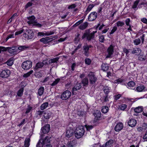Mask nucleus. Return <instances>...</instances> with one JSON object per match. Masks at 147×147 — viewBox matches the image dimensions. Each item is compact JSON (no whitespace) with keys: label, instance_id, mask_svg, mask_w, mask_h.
I'll return each instance as SVG.
<instances>
[{"label":"nucleus","instance_id":"obj_1","mask_svg":"<svg viewBox=\"0 0 147 147\" xmlns=\"http://www.w3.org/2000/svg\"><path fill=\"white\" fill-rule=\"evenodd\" d=\"M85 132L84 127L82 126L77 127L74 131L75 137L78 139L81 138Z\"/></svg>","mask_w":147,"mask_h":147},{"label":"nucleus","instance_id":"obj_2","mask_svg":"<svg viewBox=\"0 0 147 147\" xmlns=\"http://www.w3.org/2000/svg\"><path fill=\"white\" fill-rule=\"evenodd\" d=\"M96 32V31H94L91 33L89 32H85L83 34V35L82 36V39L83 40L86 38L87 40L91 41L92 40L94 39V34Z\"/></svg>","mask_w":147,"mask_h":147},{"label":"nucleus","instance_id":"obj_3","mask_svg":"<svg viewBox=\"0 0 147 147\" xmlns=\"http://www.w3.org/2000/svg\"><path fill=\"white\" fill-rule=\"evenodd\" d=\"M24 34L25 35V37L28 39L34 38L35 37L34 32L32 29L26 28L24 31Z\"/></svg>","mask_w":147,"mask_h":147},{"label":"nucleus","instance_id":"obj_4","mask_svg":"<svg viewBox=\"0 0 147 147\" xmlns=\"http://www.w3.org/2000/svg\"><path fill=\"white\" fill-rule=\"evenodd\" d=\"M88 76L90 84L92 85L94 84L97 81V78L94 73L92 72H90Z\"/></svg>","mask_w":147,"mask_h":147},{"label":"nucleus","instance_id":"obj_5","mask_svg":"<svg viewBox=\"0 0 147 147\" xmlns=\"http://www.w3.org/2000/svg\"><path fill=\"white\" fill-rule=\"evenodd\" d=\"M32 66V62L30 60H27L24 61L22 63V67L24 70H28Z\"/></svg>","mask_w":147,"mask_h":147},{"label":"nucleus","instance_id":"obj_6","mask_svg":"<svg viewBox=\"0 0 147 147\" xmlns=\"http://www.w3.org/2000/svg\"><path fill=\"white\" fill-rule=\"evenodd\" d=\"M6 48H7V50L9 53L11 54L12 55H16L18 53V47H7Z\"/></svg>","mask_w":147,"mask_h":147},{"label":"nucleus","instance_id":"obj_7","mask_svg":"<svg viewBox=\"0 0 147 147\" xmlns=\"http://www.w3.org/2000/svg\"><path fill=\"white\" fill-rule=\"evenodd\" d=\"M10 71L9 70L6 69L2 71L0 76V77L3 78H7L10 76Z\"/></svg>","mask_w":147,"mask_h":147},{"label":"nucleus","instance_id":"obj_8","mask_svg":"<svg viewBox=\"0 0 147 147\" xmlns=\"http://www.w3.org/2000/svg\"><path fill=\"white\" fill-rule=\"evenodd\" d=\"M71 96V92L68 90L64 91L61 94V98L63 100H66Z\"/></svg>","mask_w":147,"mask_h":147},{"label":"nucleus","instance_id":"obj_9","mask_svg":"<svg viewBox=\"0 0 147 147\" xmlns=\"http://www.w3.org/2000/svg\"><path fill=\"white\" fill-rule=\"evenodd\" d=\"M114 47L112 45H111L108 47L107 50V52L108 54L106 56V58H109L111 57L114 52Z\"/></svg>","mask_w":147,"mask_h":147},{"label":"nucleus","instance_id":"obj_10","mask_svg":"<svg viewBox=\"0 0 147 147\" xmlns=\"http://www.w3.org/2000/svg\"><path fill=\"white\" fill-rule=\"evenodd\" d=\"M97 13L96 12H91L89 15L88 19L89 21H92L94 20L97 18Z\"/></svg>","mask_w":147,"mask_h":147},{"label":"nucleus","instance_id":"obj_11","mask_svg":"<svg viewBox=\"0 0 147 147\" xmlns=\"http://www.w3.org/2000/svg\"><path fill=\"white\" fill-rule=\"evenodd\" d=\"M54 33L55 32L53 31H48L45 33L43 32H39L38 33L37 36L38 37L40 36V37H42L45 35L46 36H49L54 34Z\"/></svg>","mask_w":147,"mask_h":147},{"label":"nucleus","instance_id":"obj_12","mask_svg":"<svg viewBox=\"0 0 147 147\" xmlns=\"http://www.w3.org/2000/svg\"><path fill=\"white\" fill-rule=\"evenodd\" d=\"M50 129V125L47 124L45 125L44 127L41 128V130L42 131V132L44 134H46L49 131Z\"/></svg>","mask_w":147,"mask_h":147},{"label":"nucleus","instance_id":"obj_13","mask_svg":"<svg viewBox=\"0 0 147 147\" xmlns=\"http://www.w3.org/2000/svg\"><path fill=\"white\" fill-rule=\"evenodd\" d=\"M128 125L131 127H134L137 123L136 120L133 119L131 118L130 119L129 121L127 122Z\"/></svg>","mask_w":147,"mask_h":147},{"label":"nucleus","instance_id":"obj_14","mask_svg":"<svg viewBox=\"0 0 147 147\" xmlns=\"http://www.w3.org/2000/svg\"><path fill=\"white\" fill-rule=\"evenodd\" d=\"M81 84L80 83H77L76 84L74 87L72 88L73 91L72 93L73 94H75V91L80 89L82 87Z\"/></svg>","mask_w":147,"mask_h":147},{"label":"nucleus","instance_id":"obj_15","mask_svg":"<svg viewBox=\"0 0 147 147\" xmlns=\"http://www.w3.org/2000/svg\"><path fill=\"white\" fill-rule=\"evenodd\" d=\"M123 127V125L122 123H119L117 124L115 127V130L116 131L121 130Z\"/></svg>","mask_w":147,"mask_h":147},{"label":"nucleus","instance_id":"obj_16","mask_svg":"<svg viewBox=\"0 0 147 147\" xmlns=\"http://www.w3.org/2000/svg\"><path fill=\"white\" fill-rule=\"evenodd\" d=\"M113 143L114 141L112 139H110L105 144H104L102 146V147H111L112 146Z\"/></svg>","mask_w":147,"mask_h":147},{"label":"nucleus","instance_id":"obj_17","mask_svg":"<svg viewBox=\"0 0 147 147\" xmlns=\"http://www.w3.org/2000/svg\"><path fill=\"white\" fill-rule=\"evenodd\" d=\"M141 52V50L140 49L138 48H133V50L131 51V53L136 55H138L140 54Z\"/></svg>","mask_w":147,"mask_h":147},{"label":"nucleus","instance_id":"obj_18","mask_svg":"<svg viewBox=\"0 0 147 147\" xmlns=\"http://www.w3.org/2000/svg\"><path fill=\"white\" fill-rule=\"evenodd\" d=\"M50 138L51 137L47 136L45 137L44 139H42V141L43 144L45 145V144H48L50 142Z\"/></svg>","mask_w":147,"mask_h":147},{"label":"nucleus","instance_id":"obj_19","mask_svg":"<svg viewBox=\"0 0 147 147\" xmlns=\"http://www.w3.org/2000/svg\"><path fill=\"white\" fill-rule=\"evenodd\" d=\"M35 18L34 16H31L27 17V19L29 21L27 22V23L29 24H35L36 23L35 22L34 20Z\"/></svg>","mask_w":147,"mask_h":147},{"label":"nucleus","instance_id":"obj_20","mask_svg":"<svg viewBox=\"0 0 147 147\" xmlns=\"http://www.w3.org/2000/svg\"><path fill=\"white\" fill-rule=\"evenodd\" d=\"M74 135L73 131L72 129H67L66 131V136L68 138L71 137Z\"/></svg>","mask_w":147,"mask_h":147},{"label":"nucleus","instance_id":"obj_21","mask_svg":"<svg viewBox=\"0 0 147 147\" xmlns=\"http://www.w3.org/2000/svg\"><path fill=\"white\" fill-rule=\"evenodd\" d=\"M88 23L87 22H85L84 23L81 24L79 26V28L81 30H84L85 29L88 27Z\"/></svg>","mask_w":147,"mask_h":147},{"label":"nucleus","instance_id":"obj_22","mask_svg":"<svg viewBox=\"0 0 147 147\" xmlns=\"http://www.w3.org/2000/svg\"><path fill=\"white\" fill-rule=\"evenodd\" d=\"M108 97V95L106 94L103 95V96L100 98V100L102 102H106L109 100Z\"/></svg>","mask_w":147,"mask_h":147},{"label":"nucleus","instance_id":"obj_23","mask_svg":"<svg viewBox=\"0 0 147 147\" xmlns=\"http://www.w3.org/2000/svg\"><path fill=\"white\" fill-rule=\"evenodd\" d=\"M102 70L103 71H107L109 68V65L106 63H102L101 65Z\"/></svg>","mask_w":147,"mask_h":147},{"label":"nucleus","instance_id":"obj_24","mask_svg":"<svg viewBox=\"0 0 147 147\" xmlns=\"http://www.w3.org/2000/svg\"><path fill=\"white\" fill-rule=\"evenodd\" d=\"M111 88L107 86H105L103 87V90L106 94L108 95V94L111 91Z\"/></svg>","mask_w":147,"mask_h":147},{"label":"nucleus","instance_id":"obj_25","mask_svg":"<svg viewBox=\"0 0 147 147\" xmlns=\"http://www.w3.org/2000/svg\"><path fill=\"white\" fill-rule=\"evenodd\" d=\"M44 117L45 119H49L52 115V113L49 111L44 112Z\"/></svg>","mask_w":147,"mask_h":147},{"label":"nucleus","instance_id":"obj_26","mask_svg":"<svg viewBox=\"0 0 147 147\" xmlns=\"http://www.w3.org/2000/svg\"><path fill=\"white\" fill-rule=\"evenodd\" d=\"M81 82L84 86L86 87L88 85V78H85L82 80Z\"/></svg>","mask_w":147,"mask_h":147},{"label":"nucleus","instance_id":"obj_27","mask_svg":"<svg viewBox=\"0 0 147 147\" xmlns=\"http://www.w3.org/2000/svg\"><path fill=\"white\" fill-rule=\"evenodd\" d=\"M51 38H49V37H47L41 38L40 40V41L45 44L51 41Z\"/></svg>","mask_w":147,"mask_h":147},{"label":"nucleus","instance_id":"obj_28","mask_svg":"<svg viewBox=\"0 0 147 147\" xmlns=\"http://www.w3.org/2000/svg\"><path fill=\"white\" fill-rule=\"evenodd\" d=\"M94 6V5L93 4H90L87 8V9L85 11V15H86L91 10Z\"/></svg>","mask_w":147,"mask_h":147},{"label":"nucleus","instance_id":"obj_29","mask_svg":"<svg viewBox=\"0 0 147 147\" xmlns=\"http://www.w3.org/2000/svg\"><path fill=\"white\" fill-rule=\"evenodd\" d=\"M143 110V107L141 106L136 108L134 109V110L136 113H139L142 111Z\"/></svg>","mask_w":147,"mask_h":147},{"label":"nucleus","instance_id":"obj_30","mask_svg":"<svg viewBox=\"0 0 147 147\" xmlns=\"http://www.w3.org/2000/svg\"><path fill=\"white\" fill-rule=\"evenodd\" d=\"M44 90V87L43 86H41L39 88L38 92V94L39 96H41L43 94Z\"/></svg>","mask_w":147,"mask_h":147},{"label":"nucleus","instance_id":"obj_31","mask_svg":"<svg viewBox=\"0 0 147 147\" xmlns=\"http://www.w3.org/2000/svg\"><path fill=\"white\" fill-rule=\"evenodd\" d=\"M145 87L142 85H141L136 88L137 91L141 92L145 88Z\"/></svg>","mask_w":147,"mask_h":147},{"label":"nucleus","instance_id":"obj_32","mask_svg":"<svg viewBox=\"0 0 147 147\" xmlns=\"http://www.w3.org/2000/svg\"><path fill=\"white\" fill-rule=\"evenodd\" d=\"M80 34L78 33L75 34V38L74 39V41L75 43H78L80 40Z\"/></svg>","mask_w":147,"mask_h":147},{"label":"nucleus","instance_id":"obj_33","mask_svg":"<svg viewBox=\"0 0 147 147\" xmlns=\"http://www.w3.org/2000/svg\"><path fill=\"white\" fill-rule=\"evenodd\" d=\"M43 63L42 62H38L36 63L34 68V70H36L38 69L41 68L43 66Z\"/></svg>","mask_w":147,"mask_h":147},{"label":"nucleus","instance_id":"obj_34","mask_svg":"<svg viewBox=\"0 0 147 147\" xmlns=\"http://www.w3.org/2000/svg\"><path fill=\"white\" fill-rule=\"evenodd\" d=\"M59 59V57H57L54 58L49 59V63L51 64L53 63H57Z\"/></svg>","mask_w":147,"mask_h":147},{"label":"nucleus","instance_id":"obj_35","mask_svg":"<svg viewBox=\"0 0 147 147\" xmlns=\"http://www.w3.org/2000/svg\"><path fill=\"white\" fill-rule=\"evenodd\" d=\"M48 106V102H45L42 104L40 106V108L41 110H43L47 107Z\"/></svg>","mask_w":147,"mask_h":147},{"label":"nucleus","instance_id":"obj_36","mask_svg":"<svg viewBox=\"0 0 147 147\" xmlns=\"http://www.w3.org/2000/svg\"><path fill=\"white\" fill-rule=\"evenodd\" d=\"M93 115L95 117L100 118L101 116V113L100 111H97L93 113Z\"/></svg>","mask_w":147,"mask_h":147},{"label":"nucleus","instance_id":"obj_37","mask_svg":"<svg viewBox=\"0 0 147 147\" xmlns=\"http://www.w3.org/2000/svg\"><path fill=\"white\" fill-rule=\"evenodd\" d=\"M24 91V88H21L18 90L17 93V95L20 97H21L22 96L23 92Z\"/></svg>","mask_w":147,"mask_h":147},{"label":"nucleus","instance_id":"obj_38","mask_svg":"<svg viewBox=\"0 0 147 147\" xmlns=\"http://www.w3.org/2000/svg\"><path fill=\"white\" fill-rule=\"evenodd\" d=\"M28 48V47L25 45L20 46L18 48V50H20V51H23L26 49Z\"/></svg>","mask_w":147,"mask_h":147},{"label":"nucleus","instance_id":"obj_39","mask_svg":"<svg viewBox=\"0 0 147 147\" xmlns=\"http://www.w3.org/2000/svg\"><path fill=\"white\" fill-rule=\"evenodd\" d=\"M33 70H30V71L27 72V73L24 74L23 76V77L25 78L28 77L33 73Z\"/></svg>","mask_w":147,"mask_h":147},{"label":"nucleus","instance_id":"obj_40","mask_svg":"<svg viewBox=\"0 0 147 147\" xmlns=\"http://www.w3.org/2000/svg\"><path fill=\"white\" fill-rule=\"evenodd\" d=\"M42 138L40 139L37 143L36 147H43L44 145L42 141Z\"/></svg>","mask_w":147,"mask_h":147},{"label":"nucleus","instance_id":"obj_41","mask_svg":"<svg viewBox=\"0 0 147 147\" xmlns=\"http://www.w3.org/2000/svg\"><path fill=\"white\" fill-rule=\"evenodd\" d=\"M108 107L107 106H105L103 107L101 109V111L102 113H105L108 112Z\"/></svg>","mask_w":147,"mask_h":147},{"label":"nucleus","instance_id":"obj_42","mask_svg":"<svg viewBox=\"0 0 147 147\" xmlns=\"http://www.w3.org/2000/svg\"><path fill=\"white\" fill-rule=\"evenodd\" d=\"M30 139L29 138L26 139L24 143V146L25 147H28L30 145Z\"/></svg>","mask_w":147,"mask_h":147},{"label":"nucleus","instance_id":"obj_43","mask_svg":"<svg viewBox=\"0 0 147 147\" xmlns=\"http://www.w3.org/2000/svg\"><path fill=\"white\" fill-rule=\"evenodd\" d=\"M6 63L8 66H11L13 64V59L12 58H10L6 62Z\"/></svg>","mask_w":147,"mask_h":147},{"label":"nucleus","instance_id":"obj_44","mask_svg":"<svg viewBox=\"0 0 147 147\" xmlns=\"http://www.w3.org/2000/svg\"><path fill=\"white\" fill-rule=\"evenodd\" d=\"M127 107V105L125 104L121 105L119 107V108L121 110H124Z\"/></svg>","mask_w":147,"mask_h":147},{"label":"nucleus","instance_id":"obj_45","mask_svg":"<svg viewBox=\"0 0 147 147\" xmlns=\"http://www.w3.org/2000/svg\"><path fill=\"white\" fill-rule=\"evenodd\" d=\"M60 80V78H57L52 84H50V85L52 86H55L58 84V83L59 82Z\"/></svg>","mask_w":147,"mask_h":147},{"label":"nucleus","instance_id":"obj_46","mask_svg":"<svg viewBox=\"0 0 147 147\" xmlns=\"http://www.w3.org/2000/svg\"><path fill=\"white\" fill-rule=\"evenodd\" d=\"M140 0H136V1H134L133 5H132V8L134 9H135L137 6Z\"/></svg>","mask_w":147,"mask_h":147},{"label":"nucleus","instance_id":"obj_47","mask_svg":"<svg viewBox=\"0 0 147 147\" xmlns=\"http://www.w3.org/2000/svg\"><path fill=\"white\" fill-rule=\"evenodd\" d=\"M116 24L117 26L119 27V26L122 27L125 24V23L124 22L121 21H119L116 22Z\"/></svg>","mask_w":147,"mask_h":147},{"label":"nucleus","instance_id":"obj_48","mask_svg":"<svg viewBox=\"0 0 147 147\" xmlns=\"http://www.w3.org/2000/svg\"><path fill=\"white\" fill-rule=\"evenodd\" d=\"M84 18L83 19L80 20L78 21L77 22H76L75 24L73 25L74 27H76L78 25H80L81 23H82L84 20Z\"/></svg>","mask_w":147,"mask_h":147},{"label":"nucleus","instance_id":"obj_49","mask_svg":"<svg viewBox=\"0 0 147 147\" xmlns=\"http://www.w3.org/2000/svg\"><path fill=\"white\" fill-rule=\"evenodd\" d=\"M146 59V57L143 55H140L138 59L141 61H144Z\"/></svg>","mask_w":147,"mask_h":147},{"label":"nucleus","instance_id":"obj_50","mask_svg":"<svg viewBox=\"0 0 147 147\" xmlns=\"http://www.w3.org/2000/svg\"><path fill=\"white\" fill-rule=\"evenodd\" d=\"M99 41L101 42H103L105 40L104 36L103 35H100L99 36Z\"/></svg>","mask_w":147,"mask_h":147},{"label":"nucleus","instance_id":"obj_51","mask_svg":"<svg viewBox=\"0 0 147 147\" xmlns=\"http://www.w3.org/2000/svg\"><path fill=\"white\" fill-rule=\"evenodd\" d=\"M127 85L129 87H132L135 86V83L133 81H130L128 83Z\"/></svg>","mask_w":147,"mask_h":147},{"label":"nucleus","instance_id":"obj_52","mask_svg":"<svg viewBox=\"0 0 147 147\" xmlns=\"http://www.w3.org/2000/svg\"><path fill=\"white\" fill-rule=\"evenodd\" d=\"M142 128L143 131H145L147 128V124L146 123H144L142 124V126H141Z\"/></svg>","mask_w":147,"mask_h":147},{"label":"nucleus","instance_id":"obj_53","mask_svg":"<svg viewBox=\"0 0 147 147\" xmlns=\"http://www.w3.org/2000/svg\"><path fill=\"white\" fill-rule=\"evenodd\" d=\"M140 38L135 39L134 41V43L135 45H138L140 43Z\"/></svg>","mask_w":147,"mask_h":147},{"label":"nucleus","instance_id":"obj_54","mask_svg":"<svg viewBox=\"0 0 147 147\" xmlns=\"http://www.w3.org/2000/svg\"><path fill=\"white\" fill-rule=\"evenodd\" d=\"M32 109V107L30 105H28L27 107V108L26 109V111L25 112L26 114H27L29 113L30 111Z\"/></svg>","mask_w":147,"mask_h":147},{"label":"nucleus","instance_id":"obj_55","mask_svg":"<svg viewBox=\"0 0 147 147\" xmlns=\"http://www.w3.org/2000/svg\"><path fill=\"white\" fill-rule=\"evenodd\" d=\"M117 29V27L115 26L113 27V29L111 30L110 32L109 33L110 35L113 34L114 32L116 31Z\"/></svg>","mask_w":147,"mask_h":147},{"label":"nucleus","instance_id":"obj_56","mask_svg":"<svg viewBox=\"0 0 147 147\" xmlns=\"http://www.w3.org/2000/svg\"><path fill=\"white\" fill-rule=\"evenodd\" d=\"M49 60L48 59H46V60H44L42 63H43V65H47L50 64V63H49Z\"/></svg>","mask_w":147,"mask_h":147},{"label":"nucleus","instance_id":"obj_57","mask_svg":"<svg viewBox=\"0 0 147 147\" xmlns=\"http://www.w3.org/2000/svg\"><path fill=\"white\" fill-rule=\"evenodd\" d=\"M87 131H89L90 129H92L93 128V126L92 125H85Z\"/></svg>","mask_w":147,"mask_h":147},{"label":"nucleus","instance_id":"obj_58","mask_svg":"<svg viewBox=\"0 0 147 147\" xmlns=\"http://www.w3.org/2000/svg\"><path fill=\"white\" fill-rule=\"evenodd\" d=\"M85 62L86 64L88 65H89L91 63V61L90 59L88 58H86L85 60Z\"/></svg>","mask_w":147,"mask_h":147},{"label":"nucleus","instance_id":"obj_59","mask_svg":"<svg viewBox=\"0 0 147 147\" xmlns=\"http://www.w3.org/2000/svg\"><path fill=\"white\" fill-rule=\"evenodd\" d=\"M125 24L127 26H129L130 25V23L131 22V20L129 18H127L125 20Z\"/></svg>","mask_w":147,"mask_h":147},{"label":"nucleus","instance_id":"obj_60","mask_svg":"<svg viewBox=\"0 0 147 147\" xmlns=\"http://www.w3.org/2000/svg\"><path fill=\"white\" fill-rule=\"evenodd\" d=\"M77 114L79 116L82 117H83L84 114V112L81 111H78Z\"/></svg>","mask_w":147,"mask_h":147},{"label":"nucleus","instance_id":"obj_61","mask_svg":"<svg viewBox=\"0 0 147 147\" xmlns=\"http://www.w3.org/2000/svg\"><path fill=\"white\" fill-rule=\"evenodd\" d=\"M25 29H22V30L19 31H16L15 34V35H17L19 34H20L23 32L25 30Z\"/></svg>","mask_w":147,"mask_h":147},{"label":"nucleus","instance_id":"obj_62","mask_svg":"<svg viewBox=\"0 0 147 147\" xmlns=\"http://www.w3.org/2000/svg\"><path fill=\"white\" fill-rule=\"evenodd\" d=\"M123 80L121 78L118 79L117 80H115L114 81V83H119L122 82Z\"/></svg>","mask_w":147,"mask_h":147},{"label":"nucleus","instance_id":"obj_63","mask_svg":"<svg viewBox=\"0 0 147 147\" xmlns=\"http://www.w3.org/2000/svg\"><path fill=\"white\" fill-rule=\"evenodd\" d=\"M76 7V5L75 4H73L70 5H69L68 7V9H72L75 8Z\"/></svg>","mask_w":147,"mask_h":147},{"label":"nucleus","instance_id":"obj_64","mask_svg":"<svg viewBox=\"0 0 147 147\" xmlns=\"http://www.w3.org/2000/svg\"><path fill=\"white\" fill-rule=\"evenodd\" d=\"M6 51L7 48H6L3 47H0V53L1 52L5 51Z\"/></svg>","mask_w":147,"mask_h":147}]
</instances>
